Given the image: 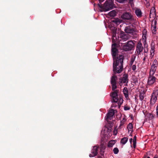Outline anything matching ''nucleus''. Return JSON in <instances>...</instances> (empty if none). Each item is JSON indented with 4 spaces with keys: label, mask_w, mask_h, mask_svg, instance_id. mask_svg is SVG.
I'll use <instances>...</instances> for the list:
<instances>
[{
    "label": "nucleus",
    "mask_w": 158,
    "mask_h": 158,
    "mask_svg": "<svg viewBox=\"0 0 158 158\" xmlns=\"http://www.w3.org/2000/svg\"><path fill=\"white\" fill-rule=\"evenodd\" d=\"M147 56V54L144 53V57L143 59V63H144L145 62V60L146 58V57Z\"/></svg>",
    "instance_id": "obj_34"
},
{
    "label": "nucleus",
    "mask_w": 158,
    "mask_h": 158,
    "mask_svg": "<svg viewBox=\"0 0 158 158\" xmlns=\"http://www.w3.org/2000/svg\"><path fill=\"white\" fill-rule=\"evenodd\" d=\"M100 3H101L102 2H103L105 0H98Z\"/></svg>",
    "instance_id": "obj_50"
},
{
    "label": "nucleus",
    "mask_w": 158,
    "mask_h": 158,
    "mask_svg": "<svg viewBox=\"0 0 158 158\" xmlns=\"http://www.w3.org/2000/svg\"><path fill=\"white\" fill-rule=\"evenodd\" d=\"M134 81L135 83H137L138 82V79L137 78L135 79Z\"/></svg>",
    "instance_id": "obj_46"
},
{
    "label": "nucleus",
    "mask_w": 158,
    "mask_h": 158,
    "mask_svg": "<svg viewBox=\"0 0 158 158\" xmlns=\"http://www.w3.org/2000/svg\"><path fill=\"white\" fill-rule=\"evenodd\" d=\"M123 99L122 98H120L119 100V102H118V106L119 107L120 106V105H121L123 103Z\"/></svg>",
    "instance_id": "obj_31"
},
{
    "label": "nucleus",
    "mask_w": 158,
    "mask_h": 158,
    "mask_svg": "<svg viewBox=\"0 0 158 158\" xmlns=\"http://www.w3.org/2000/svg\"><path fill=\"white\" fill-rule=\"evenodd\" d=\"M112 128L111 127H110L109 128H108V131L109 132H110L112 130Z\"/></svg>",
    "instance_id": "obj_47"
},
{
    "label": "nucleus",
    "mask_w": 158,
    "mask_h": 158,
    "mask_svg": "<svg viewBox=\"0 0 158 158\" xmlns=\"http://www.w3.org/2000/svg\"><path fill=\"white\" fill-rule=\"evenodd\" d=\"M136 69V67L135 64H134L132 66V69L133 71H135Z\"/></svg>",
    "instance_id": "obj_35"
},
{
    "label": "nucleus",
    "mask_w": 158,
    "mask_h": 158,
    "mask_svg": "<svg viewBox=\"0 0 158 158\" xmlns=\"http://www.w3.org/2000/svg\"><path fill=\"white\" fill-rule=\"evenodd\" d=\"M109 15L112 17H114L116 15V12L115 10L110 11L109 13Z\"/></svg>",
    "instance_id": "obj_22"
},
{
    "label": "nucleus",
    "mask_w": 158,
    "mask_h": 158,
    "mask_svg": "<svg viewBox=\"0 0 158 158\" xmlns=\"http://www.w3.org/2000/svg\"><path fill=\"white\" fill-rule=\"evenodd\" d=\"M155 11V8L154 7H152L150 11V13H149V16L150 18H151V15L152 14L153 15V13H154Z\"/></svg>",
    "instance_id": "obj_23"
},
{
    "label": "nucleus",
    "mask_w": 158,
    "mask_h": 158,
    "mask_svg": "<svg viewBox=\"0 0 158 158\" xmlns=\"http://www.w3.org/2000/svg\"><path fill=\"white\" fill-rule=\"evenodd\" d=\"M158 158V156L157 155H156L153 158Z\"/></svg>",
    "instance_id": "obj_52"
},
{
    "label": "nucleus",
    "mask_w": 158,
    "mask_h": 158,
    "mask_svg": "<svg viewBox=\"0 0 158 158\" xmlns=\"http://www.w3.org/2000/svg\"><path fill=\"white\" fill-rule=\"evenodd\" d=\"M121 38L123 41H126L129 39L130 36L129 35L124 34L121 35Z\"/></svg>",
    "instance_id": "obj_19"
},
{
    "label": "nucleus",
    "mask_w": 158,
    "mask_h": 158,
    "mask_svg": "<svg viewBox=\"0 0 158 158\" xmlns=\"http://www.w3.org/2000/svg\"><path fill=\"white\" fill-rule=\"evenodd\" d=\"M143 46H144L143 48H148V45L145 40V41L143 42Z\"/></svg>",
    "instance_id": "obj_32"
},
{
    "label": "nucleus",
    "mask_w": 158,
    "mask_h": 158,
    "mask_svg": "<svg viewBox=\"0 0 158 158\" xmlns=\"http://www.w3.org/2000/svg\"><path fill=\"white\" fill-rule=\"evenodd\" d=\"M98 147L94 146L91 150V152L92 154L89 155V156L90 157H93L96 156L98 154Z\"/></svg>",
    "instance_id": "obj_11"
},
{
    "label": "nucleus",
    "mask_w": 158,
    "mask_h": 158,
    "mask_svg": "<svg viewBox=\"0 0 158 158\" xmlns=\"http://www.w3.org/2000/svg\"><path fill=\"white\" fill-rule=\"evenodd\" d=\"M135 59V57H132L131 59V61L130 62V66L132 65L134 62V61Z\"/></svg>",
    "instance_id": "obj_26"
},
{
    "label": "nucleus",
    "mask_w": 158,
    "mask_h": 158,
    "mask_svg": "<svg viewBox=\"0 0 158 158\" xmlns=\"http://www.w3.org/2000/svg\"><path fill=\"white\" fill-rule=\"evenodd\" d=\"M112 85V90L114 91L112 92L111 94V96L113 98V101L112 102L115 103L117 102L118 100V93L119 92L118 90H115L117 88L116 86V84H111Z\"/></svg>",
    "instance_id": "obj_4"
},
{
    "label": "nucleus",
    "mask_w": 158,
    "mask_h": 158,
    "mask_svg": "<svg viewBox=\"0 0 158 158\" xmlns=\"http://www.w3.org/2000/svg\"><path fill=\"white\" fill-rule=\"evenodd\" d=\"M152 65H156L157 66L158 65V63L157 60L156 59H155L153 61V64Z\"/></svg>",
    "instance_id": "obj_30"
},
{
    "label": "nucleus",
    "mask_w": 158,
    "mask_h": 158,
    "mask_svg": "<svg viewBox=\"0 0 158 158\" xmlns=\"http://www.w3.org/2000/svg\"><path fill=\"white\" fill-rule=\"evenodd\" d=\"M157 67L156 65H152L149 74H152V75H154L156 70Z\"/></svg>",
    "instance_id": "obj_16"
},
{
    "label": "nucleus",
    "mask_w": 158,
    "mask_h": 158,
    "mask_svg": "<svg viewBox=\"0 0 158 158\" xmlns=\"http://www.w3.org/2000/svg\"><path fill=\"white\" fill-rule=\"evenodd\" d=\"M136 136H135L134 137L133 139V141H136Z\"/></svg>",
    "instance_id": "obj_45"
},
{
    "label": "nucleus",
    "mask_w": 158,
    "mask_h": 158,
    "mask_svg": "<svg viewBox=\"0 0 158 158\" xmlns=\"http://www.w3.org/2000/svg\"><path fill=\"white\" fill-rule=\"evenodd\" d=\"M135 13L137 17L140 18L142 16V12L141 10L139 8H136L135 10Z\"/></svg>",
    "instance_id": "obj_15"
},
{
    "label": "nucleus",
    "mask_w": 158,
    "mask_h": 158,
    "mask_svg": "<svg viewBox=\"0 0 158 158\" xmlns=\"http://www.w3.org/2000/svg\"><path fill=\"white\" fill-rule=\"evenodd\" d=\"M128 75L127 74L125 73L123 75L122 78L119 79V84L120 86H121L123 83H128L129 79H128Z\"/></svg>",
    "instance_id": "obj_8"
},
{
    "label": "nucleus",
    "mask_w": 158,
    "mask_h": 158,
    "mask_svg": "<svg viewBox=\"0 0 158 158\" xmlns=\"http://www.w3.org/2000/svg\"><path fill=\"white\" fill-rule=\"evenodd\" d=\"M112 22L115 23L116 24H118L119 23V21L117 20H112Z\"/></svg>",
    "instance_id": "obj_38"
},
{
    "label": "nucleus",
    "mask_w": 158,
    "mask_h": 158,
    "mask_svg": "<svg viewBox=\"0 0 158 158\" xmlns=\"http://www.w3.org/2000/svg\"><path fill=\"white\" fill-rule=\"evenodd\" d=\"M147 158H150V157L148 156L147 157Z\"/></svg>",
    "instance_id": "obj_56"
},
{
    "label": "nucleus",
    "mask_w": 158,
    "mask_h": 158,
    "mask_svg": "<svg viewBox=\"0 0 158 158\" xmlns=\"http://www.w3.org/2000/svg\"><path fill=\"white\" fill-rule=\"evenodd\" d=\"M158 95V90H155L152 93L150 100V104L152 105L154 104L157 100V96Z\"/></svg>",
    "instance_id": "obj_6"
},
{
    "label": "nucleus",
    "mask_w": 158,
    "mask_h": 158,
    "mask_svg": "<svg viewBox=\"0 0 158 158\" xmlns=\"http://www.w3.org/2000/svg\"><path fill=\"white\" fill-rule=\"evenodd\" d=\"M147 32V31L146 30L144 29L143 31V33H146Z\"/></svg>",
    "instance_id": "obj_51"
},
{
    "label": "nucleus",
    "mask_w": 158,
    "mask_h": 158,
    "mask_svg": "<svg viewBox=\"0 0 158 158\" xmlns=\"http://www.w3.org/2000/svg\"><path fill=\"white\" fill-rule=\"evenodd\" d=\"M144 49V53L147 54V52H148V48H143Z\"/></svg>",
    "instance_id": "obj_37"
},
{
    "label": "nucleus",
    "mask_w": 158,
    "mask_h": 158,
    "mask_svg": "<svg viewBox=\"0 0 158 158\" xmlns=\"http://www.w3.org/2000/svg\"><path fill=\"white\" fill-rule=\"evenodd\" d=\"M126 121V119L124 118H123L122 120L121 121V122L122 123H123L124 124V123Z\"/></svg>",
    "instance_id": "obj_42"
},
{
    "label": "nucleus",
    "mask_w": 158,
    "mask_h": 158,
    "mask_svg": "<svg viewBox=\"0 0 158 158\" xmlns=\"http://www.w3.org/2000/svg\"><path fill=\"white\" fill-rule=\"evenodd\" d=\"M153 75L149 74L147 81V84L148 85H152L156 81V78Z\"/></svg>",
    "instance_id": "obj_9"
},
{
    "label": "nucleus",
    "mask_w": 158,
    "mask_h": 158,
    "mask_svg": "<svg viewBox=\"0 0 158 158\" xmlns=\"http://www.w3.org/2000/svg\"><path fill=\"white\" fill-rule=\"evenodd\" d=\"M121 18L125 21H127L129 22V23L132 24L133 23L136 21L135 18L130 12H124L121 16Z\"/></svg>",
    "instance_id": "obj_3"
},
{
    "label": "nucleus",
    "mask_w": 158,
    "mask_h": 158,
    "mask_svg": "<svg viewBox=\"0 0 158 158\" xmlns=\"http://www.w3.org/2000/svg\"><path fill=\"white\" fill-rule=\"evenodd\" d=\"M115 74H113V76L111 77V84H116V81L117 79V77Z\"/></svg>",
    "instance_id": "obj_17"
},
{
    "label": "nucleus",
    "mask_w": 158,
    "mask_h": 158,
    "mask_svg": "<svg viewBox=\"0 0 158 158\" xmlns=\"http://www.w3.org/2000/svg\"><path fill=\"white\" fill-rule=\"evenodd\" d=\"M147 154L144 155L143 157V158H146L147 156Z\"/></svg>",
    "instance_id": "obj_49"
},
{
    "label": "nucleus",
    "mask_w": 158,
    "mask_h": 158,
    "mask_svg": "<svg viewBox=\"0 0 158 158\" xmlns=\"http://www.w3.org/2000/svg\"><path fill=\"white\" fill-rule=\"evenodd\" d=\"M130 108L129 107L125 106L124 107V110H130Z\"/></svg>",
    "instance_id": "obj_40"
},
{
    "label": "nucleus",
    "mask_w": 158,
    "mask_h": 158,
    "mask_svg": "<svg viewBox=\"0 0 158 158\" xmlns=\"http://www.w3.org/2000/svg\"><path fill=\"white\" fill-rule=\"evenodd\" d=\"M129 2L131 3V2H132L133 0H129Z\"/></svg>",
    "instance_id": "obj_53"
},
{
    "label": "nucleus",
    "mask_w": 158,
    "mask_h": 158,
    "mask_svg": "<svg viewBox=\"0 0 158 158\" xmlns=\"http://www.w3.org/2000/svg\"><path fill=\"white\" fill-rule=\"evenodd\" d=\"M102 158V157H101L100 156H98L97 158Z\"/></svg>",
    "instance_id": "obj_55"
},
{
    "label": "nucleus",
    "mask_w": 158,
    "mask_h": 158,
    "mask_svg": "<svg viewBox=\"0 0 158 158\" xmlns=\"http://www.w3.org/2000/svg\"><path fill=\"white\" fill-rule=\"evenodd\" d=\"M123 92L125 98L127 99L129 98L128 91L127 88L126 87H125L123 89Z\"/></svg>",
    "instance_id": "obj_18"
},
{
    "label": "nucleus",
    "mask_w": 158,
    "mask_h": 158,
    "mask_svg": "<svg viewBox=\"0 0 158 158\" xmlns=\"http://www.w3.org/2000/svg\"><path fill=\"white\" fill-rule=\"evenodd\" d=\"M113 152H114V154H117L118 152H119V150L118 149V148H115L114 149H113Z\"/></svg>",
    "instance_id": "obj_28"
},
{
    "label": "nucleus",
    "mask_w": 158,
    "mask_h": 158,
    "mask_svg": "<svg viewBox=\"0 0 158 158\" xmlns=\"http://www.w3.org/2000/svg\"><path fill=\"white\" fill-rule=\"evenodd\" d=\"M136 51L138 55H139L143 51V48L140 41H139L136 46Z\"/></svg>",
    "instance_id": "obj_10"
},
{
    "label": "nucleus",
    "mask_w": 158,
    "mask_h": 158,
    "mask_svg": "<svg viewBox=\"0 0 158 158\" xmlns=\"http://www.w3.org/2000/svg\"><path fill=\"white\" fill-rule=\"evenodd\" d=\"M133 147L134 148L136 147V141H133Z\"/></svg>",
    "instance_id": "obj_41"
},
{
    "label": "nucleus",
    "mask_w": 158,
    "mask_h": 158,
    "mask_svg": "<svg viewBox=\"0 0 158 158\" xmlns=\"http://www.w3.org/2000/svg\"><path fill=\"white\" fill-rule=\"evenodd\" d=\"M127 128L128 130H131L133 128V125L131 123H129L127 126Z\"/></svg>",
    "instance_id": "obj_27"
},
{
    "label": "nucleus",
    "mask_w": 158,
    "mask_h": 158,
    "mask_svg": "<svg viewBox=\"0 0 158 158\" xmlns=\"http://www.w3.org/2000/svg\"><path fill=\"white\" fill-rule=\"evenodd\" d=\"M152 29V33L154 34H155L156 31V27L155 26Z\"/></svg>",
    "instance_id": "obj_29"
},
{
    "label": "nucleus",
    "mask_w": 158,
    "mask_h": 158,
    "mask_svg": "<svg viewBox=\"0 0 158 158\" xmlns=\"http://www.w3.org/2000/svg\"><path fill=\"white\" fill-rule=\"evenodd\" d=\"M116 1L119 3H124L126 1H127V0H116Z\"/></svg>",
    "instance_id": "obj_33"
},
{
    "label": "nucleus",
    "mask_w": 158,
    "mask_h": 158,
    "mask_svg": "<svg viewBox=\"0 0 158 158\" xmlns=\"http://www.w3.org/2000/svg\"><path fill=\"white\" fill-rule=\"evenodd\" d=\"M134 47V43L133 41L130 40L123 45V49L125 51L127 52L132 50Z\"/></svg>",
    "instance_id": "obj_5"
},
{
    "label": "nucleus",
    "mask_w": 158,
    "mask_h": 158,
    "mask_svg": "<svg viewBox=\"0 0 158 158\" xmlns=\"http://www.w3.org/2000/svg\"><path fill=\"white\" fill-rule=\"evenodd\" d=\"M123 59L124 56L122 55H120L118 56L113 59V71L114 73H119L122 71Z\"/></svg>",
    "instance_id": "obj_1"
},
{
    "label": "nucleus",
    "mask_w": 158,
    "mask_h": 158,
    "mask_svg": "<svg viewBox=\"0 0 158 158\" xmlns=\"http://www.w3.org/2000/svg\"><path fill=\"white\" fill-rule=\"evenodd\" d=\"M128 138L127 137H124L121 139L120 143L123 144L124 145L128 141Z\"/></svg>",
    "instance_id": "obj_21"
},
{
    "label": "nucleus",
    "mask_w": 158,
    "mask_h": 158,
    "mask_svg": "<svg viewBox=\"0 0 158 158\" xmlns=\"http://www.w3.org/2000/svg\"><path fill=\"white\" fill-rule=\"evenodd\" d=\"M117 44L116 43H114L112 45L111 52L113 59H115L116 57V55L118 53V49L117 48Z\"/></svg>",
    "instance_id": "obj_7"
},
{
    "label": "nucleus",
    "mask_w": 158,
    "mask_h": 158,
    "mask_svg": "<svg viewBox=\"0 0 158 158\" xmlns=\"http://www.w3.org/2000/svg\"><path fill=\"white\" fill-rule=\"evenodd\" d=\"M117 133V130L116 128L114 129L113 131V134L116 135Z\"/></svg>",
    "instance_id": "obj_36"
},
{
    "label": "nucleus",
    "mask_w": 158,
    "mask_h": 158,
    "mask_svg": "<svg viewBox=\"0 0 158 158\" xmlns=\"http://www.w3.org/2000/svg\"><path fill=\"white\" fill-rule=\"evenodd\" d=\"M133 140V139L132 138H131L130 139V143L131 144L132 143V140Z\"/></svg>",
    "instance_id": "obj_48"
},
{
    "label": "nucleus",
    "mask_w": 158,
    "mask_h": 158,
    "mask_svg": "<svg viewBox=\"0 0 158 158\" xmlns=\"http://www.w3.org/2000/svg\"><path fill=\"white\" fill-rule=\"evenodd\" d=\"M156 116H157V117L158 118V105L157 106L156 108Z\"/></svg>",
    "instance_id": "obj_43"
},
{
    "label": "nucleus",
    "mask_w": 158,
    "mask_h": 158,
    "mask_svg": "<svg viewBox=\"0 0 158 158\" xmlns=\"http://www.w3.org/2000/svg\"><path fill=\"white\" fill-rule=\"evenodd\" d=\"M116 141L112 140L110 141L107 144V146L109 147H112L113 145L115 143Z\"/></svg>",
    "instance_id": "obj_20"
},
{
    "label": "nucleus",
    "mask_w": 158,
    "mask_h": 158,
    "mask_svg": "<svg viewBox=\"0 0 158 158\" xmlns=\"http://www.w3.org/2000/svg\"><path fill=\"white\" fill-rule=\"evenodd\" d=\"M144 93L143 92H141L140 93L139 95V99L140 100L142 101L144 99Z\"/></svg>",
    "instance_id": "obj_25"
},
{
    "label": "nucleus",
    "mask_w": 158,
    "mask_h": 158,
    "mask_svg": "<svg viewBox=\"0 0 158 158\" xmlns=\"http://www.w3.org/2000/svg\"><path fill=\"white\" fill-rule=\"evenodd\" d=\"M156 23V22H155V23Z\"/></svg>",
    "instance_id": "obj_57"
},
{
    "label": "nucleus",
    "mask_w": 158,
    "mask_h": 158,
    "mask_svg": "<svg viewBox=\"0 0 158 158\" xmlns=\"http://www.w3.org/2000/svg\"><path fill=\"white\" fill-rule=\"evenodd\" d=\"M117 106V105L115 103H113L111 105V107H116Z\"/></svg>",
    "instance_id": "obj_44"
},
{
    "label": "nucleus",
    "mask_w": 158,
    "mask_h": 158,
    "mask_svg": "<svg viewBox=\"0 0 158 158\" xmlns=\"http://www.w3.org/2000/svg\"><path fill=\"white\" fill-rule=\"evenodd\" d=\"M124 124L123 123H122L120 122V124L118 127V129H121L122 128V126Z\"/></svg>",
    "instance_id": "obj_39"
},
{
    "label": "nucleus",
    "mask_w": 158,
    "mask_h": 158,
    "mask_svg": "<svg viewBox=\"0 0 158 158\" xmlns=\"http://www.w3.org/2000/svg\"><path fill=\"white\" fill-rule=\"evenodd\" d=\"M114 114V113L113 109L110 110L107 114L106 119L107 121H108V120L111 119Z\"/></svg>",
    "instance_id": "obj_12"
},
{
    "label": "nucleus",
    "mask_w": 158,
    "mask_h": 158,
    "mask_svg": "<svg viewBox=\"0 0 158 158\" xmlns=\"http://www.w3.org/2000/svg\"><path fill=\"white\" fill-rule=\"evenodd\" d=\"M114 2L112 0H106L103 6L98 4L99 10L101 12L106 11L113 9L114 7Z\"/></svg>",
    "instance_id": "obj_2"
},
{
    "label": "nucleus",
    "mask_w": 158,
    "mask_h": 158,
    "mask_svg": "<svg viewBox=\"0 0 158 158\" xmlns=\"http://www.w3.org/2000/svg\"><path fill=\"white\" fill-rule=\"evenodd\" d=\"M126 83V84H125V85L127 86H128V84H127L128 83Z\"/></svg>",
    "instance_id": "obj_54"
},
{
    "label": "nucleus",
    "mask_w": 158,
    "mask_h": 158,
    "mask_svg": "<svg viewBox=\"0 0 158 158\" xmlns=\"http://www.w3.org/2000/svg\"><path fill=\"white\" fill-rule=\"evenodd\" d=\"M124 31L126 33L129 34L133 33L135 31V29L130 26L126 27Z\"/></svg>",
    "instance_id": "obj_13"
},
{
    "label": "nucleus",
    "mask_w": 158,
    "mask_h": 158,
    "mask_svg": "<svg viewBox=\"0 0 158 158\" xmlns=\"http://www.w3.org/2000/svg\"><path fill=\"white\" fill-rule=\"evenodd\" d=\"M155 47L154 46H152L150 50L151 55L153 56L154 54Z\"/></svg>",
    "instance_id": "obj_24"
},
{
    "label": "nucleus",
    "mask_w": 158,
    "mask_h": 158,
    "mask_svg": "<svg viewBox=\"0 0 158 158\" xmlns=\"http://www.w3.org/2000/svg\"><path fill=\"white\" fill-rule=\"evenodd\" d=\"M143 112L145 116L149 118V119L152 120L154 118V116L152 114L148 112L147 111H143Z\"/></svg>",
    "instance_id": "obj_14"
}]
</instances>
